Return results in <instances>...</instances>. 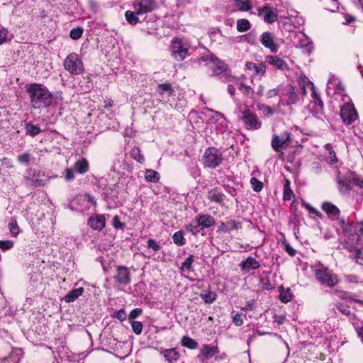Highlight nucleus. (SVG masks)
<instances>
[{
  "label": "nucleus",
  "instance_id": "nucleus-1",
  "mask_svg": "<svg viewBox=\"0 0 363 363\" xmlns=\"http://www.w3.org/2000/svg\"><path fill=\"white\" fill-rule=\"evenodd\" d=\"M32 107L35 109H42L50 106L52 95L48 88L42 84L33 83L26 86Z\"/></svg>",
  "mask_w": 363,
  "mask_h": 363
},
{
  "label": "nucleus",
  "instance_id": "nucleus-2",
  "mask_svg": "<svg viewBox=\"0 0 363 363\" xmlns=\"http://www.w3.org/2000/svg\"><path fill=\"white\" fill-rule=\"evenodd\" d=\"M223 161V157L221 152L216 147H208L202 157L203 164L205 167L216 169Z\"/></svg>",
  "mask_w": 363,
  "mask_h": 363
},
{
  "label": "nucleus",
  "instance_id": "nucleus-3",
  "mask_svg": "<svg viewBox=\"0 0 363 363\" xmlns=\"http://www.w3.org/2000/svg\"><path fill=\"white\" fill-rule=\"evenodd\" d=\"M315 279L321 285L333 288L339 282L338 277L328 267L321 265L320 269L315 270Z\"/></svg>",
  "mask_w": 363,
  "mask_h": 363
},
{
  "label": "nucleus",
  "instance_id": "nucleus-4",
  "mask_svg": "<svg viewBox=\"0 0 363 363\" xmlns=\"http://www.w3.org/2000/svg\"><path fill=\"white\" fill-rule=\"evenodd\" d=\"M64 67L71 74L79 75L84 72V63L79 55L75 52L70 53L64 61Z\"/></svg>",
  "mask_w": 363,
  "mask_h": 363
},
{
  "label": "nucleus",
  "instance_id": "nucleus-5",
  "mask_svg": "<svg viewBox=\"0 0 363 363\" xmlns=\"http://www.w3.org/2000/svg\"><path fill=\"white\" fill-rule=\"evenodd\" d=\"M172 55L177 61L184 60L189 55V45L177 37L171 40Z\"/></svg>",
  "mask_w": 363,
  "mask_h": 363
},
{
  "label": "nucleus",
  "instance_id": "nucleus-6",
  "mask_svg": "<svg viewBox=\"0 0 363 363\" xmlns=\"http://www.w3.org/2000/svg\"><path fill=\"white\" fill-rule=\"evenodd\" d=\"M340 116L346 125L352 124L358 118L357 111L352 102H346L341 106Z\"/></svg>",
  "mask_w": 363,
  "mask_h": 363
},
{
  "label": "nucleus",
  "instance_id": "nucleus-7",
  "mask_svg": "<svg viewBox=\"0 0 363 363\" xmlns=\"http://www.w3.org/2000/svg\"><path fill=\"white\" fill-rule=\"evenodd\" d=\"M241 121L248 130H258L262 126V122L257 115L249 108H246L242 112Z\"/></svg>",
  "mask_w": 363,
  "mask_h": 363
},
{
  "label": "nucleus",
  "instance_id": "nucleus-8",
  "mask_svg": "<svg viewBox=\"0 0 363 363\" xmlns=\"http://www.w3.org/2000/svg\"><path fill=\"white\" fill-rule=\"evenodd\" d=\"M257 16L262 17L263 21L268 24L275 23L279 18L277 9L270 6L269 4H264L262 7H259Z\"/></svg>",
  "mask_w": 363,
  "mask_h": 363
},
{
  "label": "nucleus",
  "instance_id": "nucleus-9",
  "mask_svg": "<svg viewBox=\"0 0 363 363\" xmlns=\"http://www.w3.org/2000/svg\"><path fill=\"white\" fill-rule=\"evenodd\" d=\"M291 143V134L288 131L281 133L279 135L274 134L272 140V147L277 152L286 148Z\"/></svg>",
  "mask_w": 363,
  "mask_h": 363
},
{
  "label": "nucleus",
  "instance_id": "nucleus-10",
  "mask_svg": "<svg viewBox=\"0 0 363 363\" xmlns=\"http://www.w3.org/2000/svg\"><path fill=\"white\" fill-rule=\"evenodd\" d=\"M312 107L311 113L315 118H320L324 114V104L320 96L316 92L314 85L312 84Z\"/></svg>",
  "mask_w": 363,
  "mask_h": 363
},
{
  "label": "nucleus",
  "instance_id": "nucleus-11",
  "mask_svg": "<svg viewBox=\"0 0 363 363\" xmlns=\"http://www.w3.org/2000/svg\"><path fill=\"white\" fill-rule=\"evenodd\" d=\"M116 284L126 286L131 281V276L129 269L125 266H118L116 274L113 277Z\"/></svg>",
  "mask_w": 363,
  "mask_h": 363
},
{
  "label": "nucleus",
  "instance_id": "nucleus-12",
  "mask_svg": "<svg viewBox=\"0 0 363 363\" xmlns=\"http://www.w3.org/2000/svg\"><path fill=\"white\" fill-rule=\"evenodd\" d=\"M199 60L209 61V63L211 64L209 66L212 68V75L218 76L223 73L226 69L225 65L213 55H207L206 57H202Z\"/></svg>",
  "mask_w": 363,
  "mask_h": 363
},
{
  "label": "nucleus",
  "instance_id": "nucleus-13",
  "mask_svg": "<svg viewBox=\"0 0 363 363\" xmlns=\"http://www.w3.org/2000/svg\"><path fill=\"white\" fill-rule=\"evenodd\" d=\"M133 8L136 9L139 13H147L155 10L156 2L155 0H135Z\"/></svg>",
  "mask_w": 363,
  "mask_h": 363
},
{
  "label": "nucleus",
  "instance_id": "nucleus-14",
  "mask_svg": "<svg viewBox=\"0 0 363 363\" xmlns=\"http://www.w3.org/2000/svg\"><path fill=\"white\" fill-rule=\"evenodd\" d=\"M27 173L28 175L25 179L32 186L38 188L45 186L43 180L40 179V172L39 170L30 168L27 170Z\"/></svg>",
  "mask_w": 363,
  "mask_h": 363
},
{
  "label": "nucleus",
  "instance_id": "nucleus-15",
  "mask_svg": "<svg viewBox=\"0 0 363 363\" xmlns=\"http://www.w3.org/2000/svg\"><path fill=\"white\" fill-rule=\"evenodd\" d=\"M259 40L262 45L272 52H277L278 51V46L274 43V35L272 33L269 31L262 33Z\"/></svg>",
  "mask_w": 363,
  "mask_h": 363
},
{
  "label": "nucleus",
  "instance_id": "nucleus-16",
  "mask_svg": "<svg viewBox=\"0 0 363 363\" xmlns=\"http://www.w3.org/2000/svg\"><path fill=\"white\" fill-rule=\"evenodd\" d=\"M240 270L243 274H246L252 269H257L260 267L259 262L253 257H248L246 259L242 260L240 264Z\"/></svg>",
  "mask_w": 363,
  "mask_h": 363
},
{
  "label": "nucleus",
  "instance_id": "nucleus-17",
  "mask_svg": "<svg viewBox=\"0 0 363 363\" xmlns=\"http://www.w3.org/2000/svg\"><path fill=\"white\" fill-rule=\"evenodd\" d=\"M87 223L93 230L101 231L106 226L105 216L103 214H96L90 217Z\"/></svg>",
  "mask_w": 363,
  "mask_h": 363
},
{
  "label": "nucleus",
  "instance_id": "nucleus-18",
  "mask_svg": "<svg viewBox=\"0 0 363 363\" xmlns=\"http://www.w3.org/2000/svg\"><path fill=\"white\" fill-rule=\"evenodd\" d=\"M207 199L211 202H214L221 206L224 205L225 195L220 191L217 187L213 188L208 191Z\"/></svg>",
  "mask_w": 363,
  "mask_h": 363
},
{
  "label": "nucleus",
  "instance_id": "nucleus-19",
  "mask_svg": "<svg viewBox=\"0 0 363 363\" xmlns=\"http://www.w3.org/2000/svg\"><path fill=\"white\" fill-rule=\"evenodd\" d=\"M266 62L275 67L279 70H289V67L286 61L278 56L269 55L266 57Z\"/></svg>",
  "mask_w": 363,
  "mask_h": 363
},
{
  "label": "nucleus",
  "instance_id": "nucleus-20",
  "mask_svg": "<svg viewBox=\"0 0 363 363\" xmlns=\"http://www.w3.org/2000/svg\"><path fill=\"white\" fill-rule=\"evenodd\" d=\"M156 92L163 99H168L174 94V89L170 82L160 84L156 88Z\"/></svg>",
  "mask_w": 363,
  "mask_h": 363
},
{
  "label": "nucleus",
  "instance_id": "nucleus-21",
  "mask_svg": "<svg viewBox=\"0 0 363 363\" xmlns=\"http://www.w3.org/2000/svg\"><path fill=\"white\" fill-rule=\"evenodd\" d=\"M246 68L254 72V74L262 77L266 73L267 66L264 62H261L259 64H255L252 62H247L245 64Z\"/></svg>",
  "mask_w": 363,
  "mask_h": 363
},
{
  "label": "nucleus",
  "instance_id": "nucleus-22",
  "mask_svg": "<svg viewBox=\"0 0 363 363\" xmlns=\"http://www.w3.org/2000/svg\"><path fill=\"white\" fill-rule=\"evenodd\" d=\"M219 352V349L217 345H210L208 344L203 345L200 350V355L206 359L212 358Z\"/></svg>",
  "mask_w": 363,
  "mask_h": 363
},
{
  "label": "nucleus",
  "instance_id": "nucleus-23",
  "mask_svg": "<svg viewBox=\"0 0 363 363\" xmlns=\"http://www.w3.org/2000/svg\"><path fill=\"white\" fill-rule=\"evenodd\" d=\"M196 221L198 226H200L201 230L210 228L216 223L214 218L208 214L199 215L196 218Z\"/></svg>",
  "mask_w": 363,
  "mask_h": 363
},
{
  "label": "nucleus",
  "instance_id": "nucleus-24",
  "mask_svg": "<svg viewBox=\"0 0 363 363\" xmlns=\"http://www.w3.org/2000/svg\"><path fill=\"white\" fill-rule=\"evenodd\" d=\"M321 208L323 211L328 216V217H337L340 214V209L333 203L329 201L323 203Z\"/></svg>",
  "mask_w": 363,
  "mask_h": 363
},
{
  "label": "nucleus",
  "instance_id": "nucleus-25",
  "mask_svg": "<svg viewBox=\"0 0 363 363\" xmlns=\"http://www.w3.org/2000/svg\"><path fill=\"white\" fill-rule=\"evenodd\" d=\"M74 171L80 174H84L89 170V163L86 158H81L74 164Z\"/></svg>",
  "mask_w": 363,
  "mask_h": 363
},
{
  "label": "nucleus",
  "instance_id": "nucleus-26",
  "mask_svg": "<svg viewBox=\"0 0 363 363\" xmlns=\"http://www.w3.org/2000/svg\"><path fill=\"white\" fill-rule=\"evenodd\" d=\"M161 353L169 363H174L178 361L180 357L179 352L175 348L166 349Z\"/></svg>",
  "mask_w": 363,
  "mask_h": 363
},
{
  "label": "nucleus",
  "instance_id": "nucleus-27",
  "mask_svg": "<svg viewBox=\"0 0 363 363\" xmlns=\"http://www.w3.org/2000/svg\"><path fill=\"white\" fill-rule=\"evenodd\" d=\"M286 96L289 99L286 101L288 106L296 104L298 101V96L295 91V88L291 85H288L286 87Z\"/></svg>",
  "mask_w": 363,
  "mask_h": 363
},
{
  "label": "nucleus",
  "instance_id": "nucleus-28",
  "mask_svg": "<svg viewBox=\"0 0 363 363\" xmlns=\"http://www.w3.org/2000/svg\"><path fill=\"white\" fill-rule=\"evenodd\" d=\"M84 291V289L83 287L72 289L65 296L64 299L67 303L74 302L76 299L82 295Z\"/></svg>",
  "mask_w": 363,
  "mask_h": 363
},
{
  "label": "nucleus",
  "instance_id": "nucleus-29",
  "mask_svg": "<svg viewBox=\"0 0 363 363\" xmlns=\"http://www.w3.org/2000/svg\"><path fill=\"white\" fill-rule=\"evenodd\" d=\"M143 13H139L137 12L136 9H133V11H126L125 13V17L128 23L132 26H135L139 23V15Z\"/></svg>",
  "mask_w": 363,
  "mask_h": 363
},
{
  "label": "nucleus",
  "instance_id": "nucleus-30",
  "mask_svg": "<svg viewBox=\"0 0 363 363\" xmlns=\"http://www.w3.org/2000/svg\"><path fill=\"white\" fill-rule=\"evenodd\" d=\"M279 300L284 303H286L289 301H291L292 298V294L291 293L290 288L285 289L284 286H279Z\"/></svg>",
  "mask_w": 363,
  "mask_h": 363
},
{
  "label": "nucleus",
  "instance_id": "nucleus-31",
  "mask_svg": "<svg viewBox=\"0 0 363 363\" xmlns=\"http://www.w3.org/2000/svg\"><path fill=\"white\" fill-rule=\"evenodd\" d=\"M324 147L328 153V155L326 156L325 160L331 164L337 163L338 160L332 145L327 143L325 145Z\"/></svg>",
  "mask_w": 363,
  "mask_h": 363
},
{
  "label": "nucleus",
  "instance_id": "nucleus-32",
  "mask_svg": "<svg viewBox=\"0 0 363 363\" xmlns=\"http://www.w3.org/2000/svg\"><path fill=\"white\" fill-rule=\"evenodd\" d=\"M238 89L242 91L245 97H252L255 94V91L252 87L248 85H245L242 80L238 82Z\"/></svg>",
  "mask_w": 363,
  "mask_h": 363
},
{
  "label": "nucleus",
  "instance_id": "nucleus-33",
  "mask_svg": "<svg viewBox=\"0 0 363 363\" xmlns=\"http://www.w3.org/2000/svg\"><path fill=\"white\" fill-rule=\"evenodd\" d=\"M234 5L240 11H249L252 9V5L249 0H233Z\"/></svg>",
  "mask_w": 363,
  "mask_h": 363
},
{
  "label": "nucleus",
  "instance_id": "nucleus-34",
  "mask_svg": "<svg viewBox=\"0 0 363 363\" xmlns=\"http://www.w3.org/2000/svg\"><path fill=\"white\" fill-rule=\"evenodd\" d=\"M290 181L288 179H285L283 189L284 201H290L294 196V192L290 187Z\"/></svg>",
  "mask_w": 363,
  "mask_h": 363
},
{
  "label": "nucleus",
  "instance_id": "nucleus-35",
  "mask_svg": "<svg viewBox=\"0 0 363 363\" xmlns=\"http://www.w3.org/2000/svg\"><path fill=\"white\" fill-rule=\"evenodd\" d=\"M181 345L189 350H195L199 346V343L189 336H183L181 340Z\"/></svg>",
  "mask_w": 363,
  "mask_h": 363
},
{
  "label": "nucleus",
  "instance_id": "nucleus-36",
  "mask_svg": "<svg viewBox=\"0 0 363 363\" xmlns=\"http://www.w3.org/2000/svg\"><path fill=\"white\" fill-rule=\"evenodd\" d=\"M25 130L26 134L31 137H35L41 132L40 128L37 125L33 124L32 123H26Z\"/></svg>",
  "mask_w": 363,
  "mask_h": 363
},
{
  "label": "nucleus",
  "instance_id": "nucleus-37",
  "mask_svg": "<svg viewBox=\"0 0 363 363\" xmlns=\"http://www.w3.org/2000/svg\"><path fill=\"white\" fill-rule=\"evenodd\" d=\"M236 28L238 32L243 33L249 30L251 28V23L247 19H238L237 21Z\"/></svg>",
  "mask_w": 363,
  "mask_h": 363
},
{
  "label": "nucleus",
  "instance_id": "nucleus-38",
  "mask_svg": "<svg viewBox=\"0 0 363 363\" xmlns=\"http://www.w3.org/2000/svg\"><path fill=\"white\" fill-rule=\"evenodd\" d=\"M145 177L149 182H157L160 178V174L153 169H147Z\"/></svg>",
  "mask_w": 363,
  "mask_h": 363
},
{
  "label": "nucleus",
  "instance_id": "nucleus-39",
  "mask_svg": "<svg viewBox=\"0 0 363 363\" xmlns=\"http://www.w3.org/2000/svg\"><path fill=\"white\" fill-rule=\"evenodd\" d=\"M223 225L225 226V230L228 232L242 228V223L235 220H229Z\"/></svg>",
  "mask_w": 363,
  "mask_h": 363
},
{
  "label": "nucleus",
  "instance_id": "nucleus-40",
  "mask_svg": "<svg viewBox=\"0 0 363 363\" xmlns=\"http://www.w3.org/2000/svg\"><path fill=\"white\" fill-rule=\"evenodd\" d=\"M201 298L206 303H212L217 297L215 292L211 291H206L201 294Z\"/></svg>",
  "mask_w": 363,
  "mask_h": 363
},
{
  "label": "nucleus",
  "instance_id": "nucleus-41",
  "mask_svg": "<svg viewBox=\"0 0 363 363\" xmlns=\"http://www.w3.org/2000/svg\"><path fill=\"white\" fill-rule=\"evenodd\" d=\"M172 240L174 243L177 246H183L186 243V240L184 238V233L182 230L174 233L172 236Z\"/></svg>",
  "mask_w": 363,
  "mask_h": 363
},
{
  "label": "nucleus",
  "instance_id": "nucleus-42",
  "mask_svg": "<svg viewBox=\"0 0 363 363\" xmlns=\"http://www.w3.org/2000/svg\"><path fill=\"white\" fill-rule=\"evenodd\" d=\"M9 229L13 237H17L18 235L19 234L20 228L15 218H11V221L9 223Z\"/></svg>",
  "mask_w": 363,
  "mask_h": 363
},
{
  "label": "nucleus",
  "instance_id": "nucleus-43",
  "mask_svg": "<svg viewBox=\"0 0 363 363\" xmlns=\"http://www.w3.org/2000/svg\"><path fill=\"white\" fill-rule=\"evenodd\" d=\"M358 176L359 175H357L354 172H351L350 170L347 169L343 177V179L348 182L349 184H355V182H358Z\"/></svg>",
  "mask_w": 363,
  "mask_h": 363
},
{
  "label": "nucleus",
  "instance_id": "nucleus-44",
  "mask_svg": "<svg viewBox=\"0 0 363 363\" xmlns=\"http://www.w3.org/2000/svg\"><path fill=\"white\" fill-rule=\"evenodd\" d=\"M131 157L138 162L143 164L145 162V157L141 154L138 148H134L130 152Z\"/></svg>",
  "mask_w": 363,
  "mask_h": 363
},
{
  "label": "nucleus",
  "instance_id": "nucleus-45",
  "mask_svg": "<svg viewBox=\"0 0 363 363\" xmlns=\"http://www.w3.org/2000/svg\"><path fill=\"white\" fill-rule=\"evenodd\" d=\"M250 184L252 189L256 192H259L263 189V183L256 177H252L250 179Z\"/></svg>",
  "mask_w": 363,
  "mask_h": 363
},
{
  "label": "nucleus",
  "instance_id": "nucleus-46",
  "mask_svg": "<svg viewBox=\"0 0 363 363\" xmlns=\"http://www.w3.org/2000/svg\"><path fill=\"white\" fill-rule=\"evenodd\" d=\"M194 261V256L190 255L182 264L181 269L183 271H189L191 269L192 263Z\"/></svg>",
  "mask_w": 363,
  "mask_h": 363
},
{
  "label": "nucleus",
  "instance_id": "nucleus-47",
  "mask_svg": "<svg viewBox=\"0 0 363 363\" xmlns=\"http://www.w3.org/2000/svg\"><path fill=\"white\" fill-rule=\"evenodd\" d=\"M301 205L307 209L311 214H314L317 217L322 218V213L305 201H301Z\"/></svg>",
  "mask_w": 363,
  "mask_h": 363
},
{
  "label": "nucleus",
  "instance_id": "nucleus-48",
  "mask_svg": "<svg viewBox=\"0 0 363 363\" xmlns=\"http://www.w3.org/2000/svg\"><path fill=\"white\" fill-rule=\"evenodd\" d=\"M337 183L339 184V189L341 192H349L351 190L350 184L343 178L338 179Z\"/></svg>",
  "mask_w": 363,
  "mask_h": 363
},
{
  "label": "nucleus",
  "instance_id": "nucleus-49",
  "mask_svg": "<svg viewBox=\"0 0 363 363\" xmlns=\"http://www.w3.org/2000/svg\"><path fill=\"white\" fill-rule=\"evenodd\" d=\"M336 308L340 311L341 312L342 314L345 315H352L354 317H355V314L354 313H351V311L350 310V307L345 305L344 303H337L336 304Z\"/></svg>",
  "mask_w": 363,
  "mask_h": 363
},
{
  "label": "nucleus",
  "instance_id": "nucleus-50",
  "mask_svg": "<svg viewBox=\"0 0 363 363\" xmlns=\"http://www.w3.org/2000/svg\"><path fill=\"white\" fill-rule=\"evenodd\" d=\"M354 260L357 264L363 267V247L355 250Z\"/></svg>",
  "mask_w": 363,
  "mask_h": 363
},
{
  "label": "nucleus",
  "instance_id": "nucleus-51",
  "mask_svg": "<svg viewBox=\"0 0 363 363\" xmlns=\"http://www.w3.org/2000/svg\"><path fill=\"white\" fill-rule=\"evenodd\" d=\"M147 247L152 249L155 252H158L161 249V246L158 242L152 238H150L147 241Z\"/></svg>",
  "mask_w": 363,
  "mask_h": 363
},
{
  "label": "nucleus",
  "instance_id": "nucleus-52",
  "mask_svg": "<svg viewBox=\"0 0 363 363\" xmlns=\"http://www.w3.org/2000/svg\"><path fill=\"white\" fill-rule=\"evenodd\" d=\"M82 33H83L82 28H81L79 27L74 28L70 30L69 36L73 40H78L82 37Z\"/></svg>",
  "mask_w": 363,
  "mask_h": 363
},
{
  "label": "nucleus",
  "instance_id": "nucleus-53",
  "mask_svg": "<svg viewBox=\"0 0 363 363\" xmlns=\"http://www.w3.org/2000/svg\"><path fill=\"white\" fill-rule=\"evenodd\" d=\"M130 324L133 332L136 335H140L142 333L143 325L141 322L133 320L131 321Z\"/></svg>",
  "mask_w": 363,
  "mask_h": 363
},
{
  "label": "nucleus",
  "instance_id": "nucleus-54",
  "mask_svg": "<svg viewBox=\"0 0 363 363\" xmlns=\"http://www.w3.org/2000/svg\"><path fill=\"white\" fill-rule=\"evenodd\" d=\"M74 169L72 168H66L63 173V177L67 182L73 181L75 178L74 174Z\"/></svg>",
  "mask_w": 363,
  "mask_h": 363
},
{
  "label": "nucleus",
  "instance_id": "nucleus-55",
  "mask_svg": "<svg viewBox=\"0 0 363 363\" xmlns=\"http://www.w3.org/2000/svg\"><path fill=\"white\" fill-rule=\"evenodd\" d=\"M30 157L31 155L29 152H25L18 155L17 160L20 163L28 164L30 161Z\"/></svg>",
  "mask_w": 363,
  "mask_h": 363
},
{
  "label": "nucleus",
  "instance_id": "nucleus-56",
  "mask_svg": "<svg viewBox=\"0 0 363 363\" xmlns=\"http://www.w3.org/2000/svg\"><path fill=\"white\" fill-rule=\"evenodd\" d=\"M13 242L12 240H0V249L1 250H9L13 247Z\"/></svg>",
  "mask_w": 363,
  "mask_h": 363
},
{
  "label": "nucleus",
  "instance_id": "nucleus-57",
  "mask_svg": "<svg viewBox=\"0 0 363 363\" xmlns=\"http://www.w3.org/2000/svg\"><path fill=\"white\" fill-rule=\"evenodd\" d=\"M234 312L232 313L233 314V322L236 326H241L243 324V320L242 318V314L239 313L238 312L233 314Z\"/></svg>",
  "mask_w": 363,
  "mask_h": 363
},
{
  "label": "nucleus",
  "instance_id": "nucleus-58",
  "mask_svg": "<svg viewBox=\"0 0 363 363\" xmlns=\"http://www.w3.org/2000/svg\"><path fill=\"white\" fill-rule=\"evenodd\" d=\"M112 225L115 229H123L125 226V223L121 221L118 216H115L113 218Z\"/></svg>",
  "mask_w": 363,
  "mask_h": 363
},
{
  "label": "nucleus",
  "instance_id": "nucleus-59",
  "mask_svg": "<svg viewBox=\"0 0 363 363\" xmlns=\"http://www.w3.org/2000/svg\"><path fill=\"white\" fill-rule=\"evenodd\" d=\"M355 330L357 333V336L361 339L363 342V321L357 323H353Z\"/></svg>",
  "mask_w": 363,
  "mask_h": 363
},
{
  "label": "nucleus",
  "instance_id": "nucleus-60",
  "mask_svg": "<svg viewBox=\"0 0 363 363\" xmlns=\"http://www.w3.org/2000/svg\"><path fill=\"white\" fill-rule=\"evenodd\" d=\"M113 316L120 321H123L126 319L127 315L124 308H121L119 311L114 313Z\"/></svg>",
  "mask_w": 363,
  "mask_h": 363
},
{
  "label": "nucleus",
  "instance_id": "nucleus-61",
  "mask_svg": "<svg viewBox=\"0 0 363 363\" xmlns=\"http://www.w3.org/2000/svg\"><path fill=\"white\" fill-rule=\"evenodd\" d=\"M143 313V310L141 308H137L133 310H132L129 314L128 319L130 320H133L136 318H138L139 315H140Z\"/></svg>",
  "mask_w": 363,
  "mask_h": 363
},
{
  "label": "nucleus",
  "instance_id": "nucleus-62",
  "mask_svg": "<svg viewBox=\"0 0 363 363\" xmlns=\"http://www.w3.org/2000/svg\"><path fill=\"white\" fill-rule=\"evenodd\" d=\"M281 90V86H279L277 88H274V89H269L267 92V98H273V97H275L276 96H277L280 91Z\"/></svg>",
  "mask_w": 363,
  "mask_h": 363
},
{
  "label": "nucleus",
  "instance_id": "nucleus-63",
  "mask_svg": "<svg viewBox=\"0 0 363 363\" xmlns=\"http://www.w3.org/2000/svg\"><path fill=\"white\" fill-rule=\"evenodd\" d=\"M255 308V300L252 299L247 302L246 305L242 307L241 310L244 311H252Z\"/></svg>",
  "mask_w": 363,
  "mask_h": 363
},
{
  "label": "nucleus",
  "instance_id": "nucleus-64",
  "mask_svg": "<svg viewBox=\"0 0 363 363\" xmlns=\"http://www.w3.org/2000/svg\"><path fill=\"white\" fill-rule=\"evenodd\" d=\"M9 31L7 29L3 28L0 29V45H2L6 41Z\"/></svg>",
  "mask_w": 363,
  "mask_h": 363
}]
</instances>
